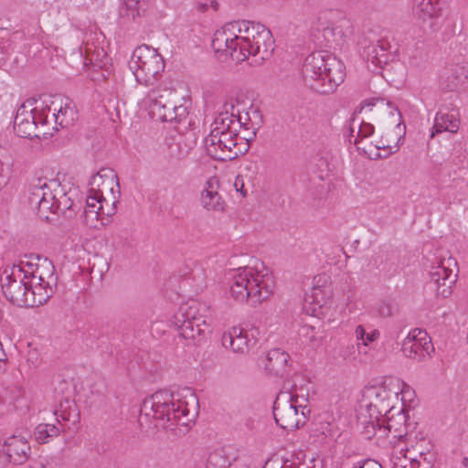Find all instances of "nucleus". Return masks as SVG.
I'll list each match as a JSON object with an SVG mask.
<instances>
[{
  "instance_id": "1",
  "label": "nucleus",
  "mask_w": 468,
  "mask_h": 468,
  "mask_svg": "<svg viewBox=\"0 0 468 468\" xmlns=\"http://www.w3.org/2000/svg\"><path fill=\"white\" fill-rule=\"evenodd\" d=\"M188 410L186 404L167 390H158L144 399L138 421L141 426L174 430L176 425H186Z\"/></svg>"
},
{
  "instance_id": "2",
  "label": "nucleus",
  "mask_w": 468,
  "mask_h": 468,
  "mask_svg": "<svg viewBox=\"0 0 468 468\" xmlns=\"http://www.w3.org/2000/svg\"><path fill=\"white\" fill-rule=\"evenodd\" d=\"M302 75L310 89L321 94H330L344 81L346 67L333 54L315 51L305 58Z\"/></svg>"
},
{
  "instance_id": "3",
  "label": "nucleus",
  "mask_w": 468,
  "mask_h": 468,
  "mask_svg": "<svg viewBox=\"0 0 468 468\" xmlns=\"http://www.w3.org/2000/svg\"><path fill=\"white\" fill-rule=\"evenodd\" d=\"M307 402V398L298 393L296 385H284L273 403L272 413L276 423L286 431L303 427L311 412Z\"/></svg>"
},
{
  "instance_id": "4",
  "label": "nucleus",
  "mask_w": 468,
  "mask_h": 468,
  "mask_svg": "<svg viewBox=\"0 0 468 468\" xmlns=\"http://www.w3.org/2000/svg\"><path fill=\"white\" fill-rule=\"evenodd\" d=\"M365 105L378 106L382 114L378 122L380 137L375 139L374 146L377 149L389 150L390 153L397 152L405 129V125L401 127L402 115L399 108L393 102L379 98L365 101Z\"/></svg>"
},
{
  "instance_id": "5",
  "label": "nucleus",
  "mask_w": 468,
  "mask_h": 468,
  "mask_svg": "<svg viewBox=\"0 0 468 468\" xmlns=\"http://www.w3.org/2000/svg\"><path fill=\"white\" fill-rule=\"evenodd\" d=\"M256 137L253 130L251 135L239 137L237 131L223 132L211 131L204 139L207 154L214 160L226 162L232 161L245 154L250 149V143Z\"/></svg>"
},
{
  "instance_id": "6",
  "label": "nucleus",
  "mask_w": 468,
  "mask_h": 468,
  "mask_svg": "<svg viewBox=\"0 0 468 468\" xmlns=\"http://www.w3.org/2000/svg\"><path fill=\"white\" fill-rule=\"evenodd\" d=\"M230 293L240 303L250 300L253 304L267 299L272 292L268 281L263 276L252 273L249 267L239 268L232 276Z\"/></svg>"
},
{
  "instance_id": "7",
  "label": "nucleus",
  "mask_w": 468,
  "mask_h": 468,
  "mask_svg": "<svg viewBox=\"0 0 468 468\" xmlns=\"http://www.w3.org/2000/svg\"><path fill=\"white\" fill-rule=\"evenodd\" d=\"M129 68L139 84L154 86L162 76L165 60L156 49L142 45L134 49Z\"/></svg>"
},
{
  "instance_id": "8",
  "label": "nucleus",
  "mask_w": 468,
  "mask_h": 468,
  "mask_svg": "<svg viewBox=\"0 0 468 468\" xmlns=\"http://www.w3.org/2000/svg\"><path fill=\"white\" fill-rule=\"evenodd\" d=\"M198 303L192 301L190 303L180 306L178 312L174 315V324L177 334L183 339L199 344L211 333L210 325L205 317L199 314Z\"/></svg>"
},
{
  "instance_id": "9",
  "label": "nucleus",
  "mask_w": 468,
  "mask_h": 468,
  "mask_svg": "<svg viewBox=\"0 0 468 468\" xmlns=\"http://www.w3.org/2000/svg\"><path fill=\"white\" fill-rule=\"evenodd\" d=\"M27 271L21 265L6 266L1 275L2 292L11 303L27 307L28 281ZM30 303V301H28Z\"/></svg>"
},
{
  "instance_id": "10",
  "label": "nucleus",
  "mask_w": 468,
  "mask_h": 468,
  "mask_svg": "<svg viewBox=\"0 0 468 468\" xmlns=\"http://www.w3.org/2000/svg\"><path fill=\"white\" fill-rule=\"evenodd\" d=\"M150 114L161 122L179 121L186 112V108L177 105L178 97L174 90H152L149 94Z\"/></svg>"
},
{
  "instance_id": "11",
  "label": "nucleus",
  "mask_w": 468,
  "mask_h": 468,
  "mask_svg": "<svg viewBox=\"0 0 468 468\" xmlns=\"http://www.w3.org/2000/svg\"><path fill=\"white\" fill-rule=\"evenodd\" d=\"M452 265L457 266L454 259L452 257L447 260L443 259L439 265L432 267L430 271V287L436 291L437 295L443 298L452 293V288L457 281V274L451 268Z\"/></svg>"
},
{
  "instance_id": "12",
  "label": "nucleus",
  "mask_w": 468,
  "mask_h": 468,
  "mask_svg": "<svg viewBox=\"0 0 468 468\" xmlns=\"http://www.w3.org/2000/svg\"><path fill=\"white\" fill-rule=\"evenodd\" d=\"M262 30L261 34L256 37L255 40L250 44L240 43V50L239 55L235 56L237 61H243L252 56L255 58V63L268 59L273 50L274 39L271 31L268 28L258 27Z\"/></svg>"
},
{
  "instance_id": "13",
  "label": "nucleus",
  "mask_w": 468,
  "mask_h": 468,
  "mask_svg": "<svg viewBox=\"0 0 468 468\" xmlns=\"http://www.w3.org/2000/svg\"><path fill=\"white\" fill-rule=\"evenodd\" d=\"M398 48L386 37L378 39L363 48L362 57L376 68L382 69L396 58Z\"/></svg>"
},
{
  "instance_id": "14",
  "label": "nucleus",
  "mask_w": 468,
  "mask_h": 468,
  "mask_svg": "<svg viewBox=\"0 0 468 468\" xmlns=\"http://www.w3.org/2000/svg\"><path fill=\"white\" fill-rule=\"evenodd\" d=\"M430 348L434 350L427 333L416 328L403 341L401 351L405 356L421 361L430 356Z\"/></svg>"
},
{
  "instance_id": "15",
  "label": "nucleus",
  "mask_w": 468,
  "mask_h": 468,
  "mask_svg": "<svg viewBox=\"0 0 468 468\" xmlns=\"http://www.w3.org/2000/svg\"><path fill=\"white\" fill-rule=\"evenodd\" d=\"M37 101L34 99L27 100L24 102L16 111V114L14 120V130L16 133L22 138H33L39 137L37 133V122H35L36 116L34 115V110H30V107Z\"/></svg>"
},
{
  "instance_id": "16",
  "label": "nucleus",
  "mask_w": 468,
  "mask_h": 468,
  "mask_svg": "<svg viewBox=\"0 0 468 468\" xmlns=\"http://www.w3.org/2000/svg\"><path fill=\"white\" fill-rule=\"evenodd\" d=\"M75 392L76 387L72 379H66L60 377L57 378L54 393L58 402V410H55V414L58 415V411H59L60 417L65 420H69L71 408L75 406Z\"/></svg>"
},
{
  "instance_id": "17",
  "label": "nucleus",
  "mask_w": 468,
  "mask_h": 468,
  "mask_svg": "<svg viewBox=\"0 0 468 468\" xmlns=\"http://www.w3.org/2000/svg\"><path fill=\"white\" fill-rule=\"evenodd\" d=\"M1 451L6 461L15 465L24 464L31 454V447L27 440L16 435L7 438Z\"/></svg>"
},
{
  "instance_id": "18",
  "label": "nucleus",
  "mask_w": 468,
  "mask_h": 468,
  "mask_svg": "<svg viewBox=\"0 0 468 468\" xmlns=\"http://www.w3.org/2000/svg\"><path fill=\"white\" fill-rule=\"evenodd\" d=\"M221 342L223 346H229L235 353L246 354L256 345L257 339L252 334L250 336L244 328L233 326L223 334Z\"/></svg>"
},
{
  "instance_id": "19",
  "label": "nucleus",
  "mask_w": 468,
  "mask_h": 468,
  "mask_svg": "<svg viewBox=\"0 0 468 468\" xmlns=\"http://www.w3.org/2000/svg\"><path fill=\"white\" fill-rule=\"evenodd\" d=\"M239 36L233 34L230 28L225 26L221 30H217L212 39V48L215 53L220 56H229L236 60L235 56L239 55L240 43Z\"/></svg>"
},
{
  "instance_id": "20",
  "label": "nucleus",
  "mask_w": 468,
  "mask_h": 468,
  "mask_svg": "<svg viewBox=\"0 0 468 468\" xmlns=\"http://www.w3.org/2000/svg\"><path fill=\"white\" fill-rule=\"evenodd\" d=\"M206 468H242V463L237 449L224 446L209 453Z\"/></svg>"
},
{
  "instance_id": "21",
  "label": "nucleus",
  "mask_w": 468,
  "mask_h": 468,
  "mask_svg": "<svg viewBox=\"0 0 468 468\" xmlns=\"http://www.w3.org/2000/svg\"><path fill=\"white\" fill-rule=\"evenodd\" d=\"M441 89L446 91L468 88V63L452 65L441 76Z\"/></svg>"
},
{
  "instance_id": "22",
  "label": "nucleus",
  "mask_w": 468,
  "mask_h": 468,
  "mask_svg": "<svg viewBox=\"0 0 468 468\" xmlns=\"http://www.w3.org/2000/svg\"><path fill=\"white\" fill-rule=\"evenodd\" d=\"M48 112H52L55 122L63 128L73 125L78 119L77 108L69 98L60 99V101H52Z\"/></svg>"
},
{
  "instance_id": "23",
  "label": "nucleus",
  "mask_w": 468,
  "mask_h": 468,
  "mask_svg": "<svg viewBox=\"0 0 468 468\" xmlns=\"http://www.w3.org/2000/svg\"><path fill=\"white\" fill-rule=\"evenodd\" d=\"M218 180L213 176L207 179L206 186L200 194V204L202 207L207 211H218L222 212L225 210L226 202L218 192Z\"/></svg>"
},
{
  "instance_id": "24",
  "label": "nucleus",
  "mask_w": 468,
  "mask_h": 468,
  "mask_svg": "<svg viewBox=\"0 0 468 468\" xmlns=\"http://www.w3.org/2000/svg\"><path fill=\"white\" fill-rule=\"evenodd\" d=\"M103 203H107L106 199L103 197L102 193L98 190L95 191L93 188L90 189V195L86 199V207L83 210V216L86 224H89L90 221L98 220V218L104 214V205Z\"/></svg>"
},
{
  "instance_id": "25",
  "label": "nucleus",
  "mask_w": 468,
  "mask_h": 468,
  "mask_svg": "<svg viewBox=\"0 0 468 468\" xmlns=\"http://www.w3.org/2000/svg\"><path fill=\"white\" fill-rule=\"evenodd\" d=\"M289 357L290 356L280 348L271 349L266 356L265 369L271 375L282 377L287 371Z\"/></svg>"
},
{
  "instance_id": "26",
  "label": "nucleus",
  "mask_w": 468,
  "mask_h": 468,
  "mask_svg": "<svg viewBox=\"0 0 468 468\" xmlns=\"http://www.w3.org/2000/svg\"><path fill=\"white\" fill-rule=\"evenodd\" d=\"M441 9V0H414L413 15L422 22L440 16Z\"/></svg>"
},
{
  "instance_id": "27",
  "label": "nucleus",
  "mask_w": 468,
  "mask_h": 468,
  "mask_svg": "<svg viewBox=\"0 0 468 468\" xmlns=\"http://www.w3.org/2000/svg\"><path fill=\"white\" fill-rule=\"evenodd\" d=\"M408 419L409 416L406 414L403 409L397 410L391 416H388V419L383 420L386 422V429L394 438L401 440L408 434Z\"/></svg>"
},
{
  "instance_id": "28",
  "label": "nucleus",
  "mask_w": 468,
  "mask_h": 468,
  "mask_svg": "<svg viewBox=\"0 0 468 468\" xmlns=\"http://www.w3.org/2000/svg\"><path fill=\"white\" fill-rule=\"evenodd\" d=\"M146 6L145 0H122L119 15L123 19L140 23V19L146 15Z\"/></svg>"
},
{
  "instance_id": "29",
  "label": "nucleus",
  "mask_w": 468,
  "mask_h": 468,
  "mask_svg": "<svg viewBox=\"0 0 468 468\" xmlns=\"http://www.w3.org/2000/svg\"><path fill=\"white\" fill-rule=\"evenodd\" d=\"M80 207L81 205L72 199L70 191H58V196L55 199V214L61 215L65 218L70 219L76 216Z\"/></svg>"
},
{
  "instance_id": "30",
  "label": "nucleus",
  "mask_w": 468,
  "mask_h": 468,
  "mask_svg": "<svg viewBox=\"0 0 468 468\" xmlns=\"http://www.w3.org/2000/svg\"><path fill=\"white\" fill-rule=\"evenodd\" d=\"M37 262L35 270L31 271V278L47 279L46 286H56L58 277L55 273V267L48 258L37 256Z\"/></svg>"
},
{
  "instance_id": "31",
  "label": "nucleus",
  "mask_w": 468,
  "mask_h": 468,
  "mask_svg": "<svg viewBox=\"0 0 468 468\" xmlns=\"http://www.w3.org/2000/svg\"><path fill=\"white\" fill-rule=\"evenodd\" d=\"M54 286L44 288L43 286L28 282V292H27V307H34L45 304L48 299L53 295Z\"/></svg>"
},
{
  "instance_id": "32",
  "label": "nucleus",
  "mask_w": 468,
  "mask_h": 468,
  "mask_svg": "<svg viewBox=\"0 0 468 468\" xmlns=\"http://www.w3.org/2000/svg\"><path fill=\"white\" fill-rule=\"evenodd\" d=\"M460 122L453 114L439 112L436 114L434 124L431 130V137H434L436 133L441 132L457 133Z\"/></svg>"
},
{
  "instance_id": "33",
  "label": "nucleus",
  "mask_w": 468,
  "mask_h": 468,
  "mask_svg": "<svg viewBox=\"0 0 468 468\" xmlns=\"http://www.w3.org/2000/svg\"><path fill=\"white\" fill-rule=\"evenodd\" d=\"M56 422L57 424H38L34 430L35 440L40 444H45L48 443L53 438L58 437L63 429V425L58 419H56Z\"/></svg>"
},
{
  "instance_id": "34",
  "label": "nucleus",
  "mask_w": 468,
  "mask_h": 468,
  "mask_svg": "<svg viewBox=\"0 0 468 468\" xmlns=\"http://www.w3.org/2000/svg\"><path fill=\"white\" fill-rule=\"evenodd\" d=\"M373 391L376 399L374 402H370V409L372 407L375 408L380 416H384L385 419H388V416H391L392 413L398 410L389 404V399L391 397L390 392L383 388L374 389Z\"/></svg>"
},
{
  "instance_id": "35",
  "label": "nucleus",
  "mask_w": 468,
  "mask_h": 468,
  "mask_svg": "<svg viewBox=\"0 0 468 468\" xmlns=\"http://www.w3.org/2000/svg\"><path fill=\"white\" fill-rule=\"evenodd\" d=\"M235 123H238L239 126H244L245 129H248L246 127L247 123L242 122L241 116L238 115L237 117L230 113L229 114L228 111L224 112H220L214 121V128L211 131H218L223 132V133H228L229 131H237L235 128H233V125Z\"/></svg>"
},
{
  "instance_id": "36",
  "label": "nucleus",
  "mask_w": 468,
  "mask_h": 468,
  "mask_svg": "<svg viewBox=\"0 0 468 468\" xmlns=\"http://www.w3.org/2000/svg\"><path fill=\"white\" fill-rule=\"evenodd\" d=\"M242 26L245 27V29H242L243 36L239 37V43L242 44H250L255 40L256 37L261 34L262 30L258 29V27L267 28L261 23H255L250 20H242Z\"/></svg>"
},
{
  "instance_id": "37",
  "label": "nucleus",
  "mask_w": 468,
  "mask_h": 468,
  "mask_svg": "<svg viewBox=\"0 0 468 468\" xmlns=\"http://www.w3.org/2000/svg\"><path fill=\"white\" fill-rule=\"evenodd\" d=\"M355 334L356 340L358 341L356 348L358 349L359 353H361V345L367 346L370 343L377 340L380 335L379 331L377 329H374L370 333H367L365 327L361 324L356 326Z\"/></svg>"
},
{
  "instance_id": "38",
  "label": "nucleus",
  "mask_w": 468,
  "mask_h": 468,
  "mask_svg": "<svg viewBox=\"0 0 468 468\" xmlns=\"http://www.w3.org/2000/svg\"><path fill=\"white\" fill-rule=\"evenodd\" d=\"M375 132L374 126L364 121L357 122V131L353 144L356 146L358 151L366 152V150L360 146L364 139L370 137Z\"/></svg>"
},
{
  "instance_id": "39",
  "label": "nucleus",
  "mask_w": 468,
  "mask_h": 468,
  "mask_svg": "<svg viewBox=\"0 0 468 468\" xmlns=\"http://www.w3.org/2000/svg\"><path fill=\"white\" fill-rule=\"evenodd\" d=\"M34 202L37 203V214L40 218L48 220V212L55 214V200L49 201L45 197V195H42L40 198L34 200Z\"/></svg>"
},
{
  "instance_id": "40",
  "label": "nucleus",
  "mask_w": 468,
  "mask_h": 468,
  "mask_svg": "<svg viewBox=\"0 0 468 468\" xmlns=\"http://www.w3.org/2000/svg\"><path fill=\"white\" fill-rule=\"evenodd\" d=\"M42 195H45V197L51 201L56 199L58 192L53 193L48 186L44 183L43 185L35 186L34 191L32 192V196L30 197V202L34 203V200H37L42 197Z\"/></svg>"
},
{
  "instance_id": "41",
  "label": "nucleus",
  "mask_w": 468,
  "mask_h": 468,
  "mask_svg": "<svg viewBox=\"0 0 468 468\" xmlns=\"http://www.w3.org/2000/svg\"><path fill=\"white\" fill-rule=\"evenodd\" d=\"M397 311L398 305L392 300L383 301L378 307V313L382 317H390Z\"/></svg>"
},
{
  "instance_id": "42",
  "label": "nucleus",
  "mask_w": 468,
  "mask_h": 468,
  "mask_svg": "<svg viewBox=\"0 0 468 468\" xmlns=\"http://www.w3.org/2000/svg\"><path fill=\"white\" fill-rule=\"evenodd\" d=\"M30 110H34V115L36 116L34 121L35 122H37V128L38 127V124L45 125L46 123H48V118L49 113L48 112V108L38 110L37 107L32 108L31 106Z\"/></svg>"
},
{
  "instance_id": "43",
  "label": "nucleus",
  "mask_w": 468,
  "mask_h": 468,
  "mask_svg": "<svg viewBox=\"0 0 468 468\" xmlns=\"http://www.w3.org/2000/svg\"><path fill=\"white\" fill-rule=\"evenodd\" d=\"M314 329H315L314 326L304 324L302 326V328L300 330V334L303 337L307 338L310 342H314L317 339L315 333H314Z\"/></svg>"
},
{
  "instance_id": "44",
  "label": "nucleus",
  "mask_w": 468,
  "mask_h": 468,
  "mask_svg": "<svg viewBox=\"0 0 468 468\" xmlns=\"http://www.w3.org/2000/svg\"><path fill=\"white\" fill-rule=\"evenodd\" d=\"M197 11L201 13H205L211 7L214 11H218L219 7V4L216 0H209L204 3H197L196 5Z\"/></svg>"
},
{
  "instance_id": "45",
  "label": "nucleus",
  "mask_w": 468,
  "mask_h": 468,
  "mask_svg": "<svg viewBox=\"0 0 468 468\" xmlns=\"http://www.w3.org/2000/svg\"><path fill=\"white\" fill-rule=\"evenodd\" d=\"M356 127H357L356 112H355L353 113V115L350 119V125H349V129H348L349 143H352V140H351L352 137H354V139L356 138Z\"/></svg>"
},
{
  "instance_id": "46",
  "label": "nucleus",
  "mask_w": 468,
  "mask_h": 468,
  "mask_svg": "<svg viewBox=\"0 0 468 468\" xmlns=\"http://www.w3.org/2000/svg\"><path fill=\"white\" fill-rule=\"evenodd\" d=\"M115 214V207L113 206L112 207H111L110 209H104V214H101L99 218H98V220H101V223L104 225V224H107V222L110 221V218Z\"/></svg>"
},
{
  "instance_id": "47",
  "label": "nucleus",
  "mask_w": 468,
  "mask_h": 468,
  "mask_svg": "<svg viewBox=\"0 0 468 468\" xmlns=\"http://www.w3.org/2000/svg\"><path fill=\"white\" fill-rule=\"evenodd\" d=\"M18 265L23 266L25 271H28L26 273L27 276V278H26V280H28L29 278L31 279V271H32V270H35L36 263H33L31 261H27L25 263L24 261H21Z\"/></svg>"
},
{
  "instance_id": "48",
  "label": "nucleus",
  "mask_w": 468,
  "mask_h": 468,
  "mask_svg": "<svg viewBox=\"0 0 468 468\" xmlns=\"http://www.w3.org/2000/svg\"><path fill=\"white\" fill-rule=\"evenodd\" d=\"M227 28H230L231 31L236 29L239 33L243 34V30L245 29V27L242 26V20L241 21H233L226 25Z\"/></svg>"
},
{
  "instance_id": "49",
  "label": "nucleus",
  "mask_w": 468,
  "mask_h": 468,
  "mask_svg": "<svg viewBox=\"0 0 468 468\" xmlns=\"http://www.w3.org/2000/svg\"><path fill=\"white\" fill-rule=\"evenodd\" d=\"M234 186H235L237 191H239L242 194L243 197H246L247 193L243 189V180L239 177V176H238L236 177Z\"/></svg>"
},
{
  "instance_id": "50",
  "label": "nucleus",
  "mask_w": 468,
  "mask_h": 468,
  "mask_svg": "<svg viewBox=\"0 0 468 468\" xmlns=\"http://www.w3.org/2000/svg\"><path fill=\"white\" fill-rule=\"evenodd\" d=\"M105 170L102 169L101 170L100 172H98L96 175H93L92 177H91V181L90 182V185L93 186L95 184H97V186H99V181L101 179H102L103 176H107L106 174H101L102 172H104Z\"/></svg>"
},
{
  "instance_id": "51",
  "label": "nucleus",
  "mask_w": 468,
  "mask_h": 468,
  "mask_svg": "<svg viewBox=\"0 0 468 468\" xmlns=\"http://www.w3.org/2000/svg\"><path fill=\"white\" fill-rule=\"evenodd\" d=\"M419 466H420V461L413 459L410 462L409 465H397L396 464L395 468H419Z\"/></svg>"
},
{
  "instance_id": "52",
  "label": "nucleus",
  "mask_w": 468,
  "mask_h": 468,
  "mask_svg": "<svg viewBox=\"0 0 468 468\" xmlns=\"http://www.w3.org/2000/svg\"><path fill=\"white\" fill-rule=\"evenodd\" d=\"M313 291L314 292H313L312 297L314 298V302H315L316 303H319L320 301H319L318 297L322 291L320 288H316V287H314Z\"/></svg>"
},
{
  "instance_id": "53",
  "label": "nucleus",
  "mask_w": 468,
  "mask_h": 468,
  "mask_svg": "<svg viewBox=\"0 0 468 468\" xmlns=\"http://www.w3.org/2000/svg\"><path fill=\"white\" fill-rule=\"evenodd\" d=\"M29 282H32L33 283H36L37 285L41 284V286L46 288L47 279H40V278L33 279V278H31V280Z\"/></svg>"
},
{
  "instance_id": "54",
  "label": "nucleus",
  "mask_w": 468,
  "mask_h": 468,
  "mask_svg": "<svg viewBox=\"0 0 468 468\" xmlns=\"http://www.w3.org/2000/svg\"><path fill=\"white\" fill-rule=\"evenodd\" d=\"M8 176L6 175L0 174V189L7 184Z\"/></svg>"
},
{
  "instance_id": "55",
  "label": "nucleus",
  "mask_w": 468,
  "mask_h": 468,
  "mask_svg": "<svg viewBox=\"0 0 468 468\" xmlns=\"http://www.w3.org/2000/svg\"><path fill=\"white\" fill-rule=\"evenodd\" d=\"M420 461V466L419 468H431V465H430V463L426 461V459L424 458L423 461Z\"/></svg>"
},
{
  "instance_id": "56",
  "label": "nucleus",
  "mask_w": 468,
  "mask_h": 468,
  "mask_svg": "<svg viewBox=\"0 0 468 468\" xmlns=\"http://www.w3.org/2000/svg\"><path fill=\"white\" fill-rule=\"evenodd\" d=\"M247 170H251L252 172H255L257 170V165L255 163H251L249 165L246 166Z\"/></svg>"
},
{
  "instance_id": "57",
  "label": "nucleus",
  "mask_w": 468,
  "mask_h": 468,
  "mask_svg": "<svg viewBox=\"0 0 468 468\" xmlns=\"http://www.w3.org/2000/svg\"><path fill=\"white\" fill-rule=\"evenodd\" d=\"M314 460L312 459L310 461V464L303 465L302 468H315Z\"/></svg>"
},
{
  "instance_id": "58",
  "label": "nucleus",
  "mask_w": 468,
  "mask_h": 468,
  "mask_svg": "<svg viewBox=\"0 0 468 468\" xmlns=\"http://www.w3.org/2000/svg\"><path fill=\"white\" fill-rule=\"evenodd\" d=\"M110 173L112 174V180L115 179L116 180V185L117 186H119V183H118V176L116 174H113L112 171H110Z\"/></svg>"
},
{
  "instance_id": "59",
  "label": "nucleus",
  "mask_w": 468,
  "mask_h": 468,
  "mask_svg": "<svg viewBox=\"0 0 468 468\" xmlns=\"http://www.w3.org/2000/svg\"><path fill=\"white\" fill-rule=\"evenodd\" d=\"M282 468H294L292 464H287L286 463L282 466Z\"/></svg>"
},
{
  "instance_id": "60",
  "label": "nucleus",
  "mask_w": 468,
  "mask_h": 468,
  "mask_svg": "<svg viewBox=\"0 0 468 468\" xmlns=\"http://www.w3.org/2000/svg\"><path fill=\"white\" fill-rule=\"evenodd\" d=\"M349 349V353H351L352 351H355L356 349V346L354 345H351L350 346L347 347Z\"/></svg>"
},
{
  "instance_id": "61",
  "label": "nucleus",
  "mask_w": 468,
  "mask_h": 468,
  "mask_svg": "<svg viewBox=\"0 0 468 468\" xmlns=\"http://www.w3.org/2000/svg\"><path fill=\"white\" fill-rule=\"evenodd\" d=\"M191 397H192V399L196 402V404L197 405L198 404V400L196 398V396L194 394H191Z\"/></svg>"
},
{
  "instance_id": "62",
  "label": "nucleus",
  "mask_w": 468,
  "mask_h": 468,
  "mask_svg": "<svg viewBox=\"0 0 468 468\" xmlns=\"http://www.w3.org/2000/svg\"><path fill=\"white\" fill-rule=\"evenodd\" d=\"M373 468H382L381 465L378 463H373Z\"/></svg>"
},
{
  "instance_id": "63",
  "label": "nucleus",
  "mask_w": 468,
  "mask_h": 468,
  "mask_svg": "<svg viewBox=\"0 0 468 468\" xmlns=\"http://www.w3.org/2000/svg\"><path fill=\"white\" fill-rule=\"evenodd\" d=\"M376 419H377V420H376V421H377V425H378V428L380 429V427H381V425H380V420H379L378 417H376Z\"/></svg>"
},
{
  "instance_id": "64",
  "label": "nucleus",
  "mask_w": 468,
  "mask_h": 468,
  "mask_svg": "<svg viewBox=\"0 0 468 468\" xmlns=\"http://www.w3.org/2000/svg\"><path fill=\"white\" fill-rule=\"evenodd\" d=\"M109 263L108 262H105L104 263V268H105V271H107L109 270Z\"/></svg>"
}]
</instances>
